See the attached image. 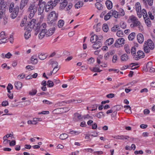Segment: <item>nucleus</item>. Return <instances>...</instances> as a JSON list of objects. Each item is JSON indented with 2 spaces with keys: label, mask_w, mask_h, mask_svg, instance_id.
<instances>
[{
  "label": "nucleus",
  "mask_w": 155,
  "mask_h": 155,
  "mask_svg": "<svg viewBox=\"0 0 155 155\" xmlns=\"http://www.w3.org/2000/svg\"><path fill=\"white\" fill-rule=\"evenodd\" d=\"M55 30L54 27L49 29L47 31H46V36L47 37L50 36L51 35L54 33Z\"/></svg>",
  "instance_id": "4468645a"
},
{
  "label": "nucleus",
  "mask_w": 155,
  "mask_h": 155,
  "mask_svg": "<svg viewBox=\"0 0 155 155\" xmlns=\"http://www.w3.org/2000/svg\"><path fill=\"white\" fill-rule=\"evenodd\" d=\"M12 56V54L9 52H8L7 54H6L5 55L6 58H10Z\"/></svg>",
  "instance_id": "052dcab7"
},
{
  "label": "nucleus",
  "mask_w": 155,
  "mask_h": 155,
  "mask_svg": "<svg viewBox=\"0 0 155 155\" xmlns=\"http://www.w3.org/2000/svg\"><path fill=\"white\" fill-rule=\"evenodd\" d=\"M68 135L66 134L63 133L60 135L59 138L61 140H64L68 137Z\"/></svg>",
  "instance_id": "cd10ccee"
},
{
  "label": "nucleus",
  "mask_w": 155,
  "mask_h": 155,
  "mask_svg": "<svg viewBox=\"0 0 155 155\" xmlns=\"http://www.w3.org/2000/svg\"><path fill=\"white\" fill-rule=\"evenodd\" d=\"M47 85L49 87H51L53 86V82L49 80L47 82Z\"/></svg>",
  "instance_id": "09e8293b"
},
{
  "label": "nucleus",
  "mask_w": 155,
  "mask_h": 155,
  "mask_svg": "<svg viewBox=\"0 0 155 155\" xmlns=\"http://www.w3.org/2000/svg\"><path fill=\"white\" fill-rule=\"evenodd\" d=\"M122 107L120 105H117L113 107L112 109L114 110H115L116 111H118L121 109Z\"/></svg>",
  "instance_id": "79ce46f5"
},
{
  "label": "nucleus",
  "mask_w": 155,
  "mask_h": 155,
  "mask_svg": "<svg viewBox=\"0 0 155 155\" xmlns=\"http://www.w3.org/2000/svg\"><path fill=\"white\" fill-rule=\"evenodd\" d=\"M7 39L6 38H3L0 39V44H2L3 43H5L6 42Z\"/></svg>",
  "instance_id": "4d7b16f0"
},
{
  "label": "nucleus",
  "mask_w": 155,
  "mask_h": 155,
  "mask_svg": "<svg viewBox=\"0 0 155 155\" xmlns=\"http://www.w3.org/2000/svg\"><path fill=\"white\" fill-rule=\"evenodd\" d=\"M95 116L98 118H100L102 116H104V115L103 112H100L99 113L96 114Z\"/></svg>",
  "instance_id": "c03bdc74"
},
{
  "label": "nucleus",
  "mask_w": 155,
  "mask_h": 155,
  "mask_svg": "<svg viewBox=\"0 0 155 155\" xmlns=\"http://www.w3.org/2000/svg\"><path fill=\"white\" fill-rule=\"evenodd\" d=\"M114 39L113 38H110L107 39L105 42V44L106 45H110L114 42Z\"/></svg>",
  "instance_id": "393cba45"
},
{
  "label": "nucleus",
  "mask_w": 155,
  "mask_h": 155,
  "mask_svg": "<svg viewBox=\"0 0 155 155\" xmlns=\"http://www.w3.org/2000/svg\"><path fill=\"white\" fill-rule=\"evenodd\" d=\"M15 85L17 89L20 90L22 87V84L20 82L16 81L15 82Z\"/></svg>",
  "instance_id": "aec40b11"
},
{
  "label": "nucleus",
  "mask_w": 155,
  "mask_h": 155,
  "mask_svg": "<svg viewBox=\"0 0 155 155\" xmlns=\"http://www.w3.org/2000/svg\"><path fill=\"white\" fill-rule=\"evenodd\" d=\"M102 43L100 41H98L94 44L92 47L95 49H97L102 46Z\"/></svg>",
  "instance_id": "2eb2a0df"
},
{
  "label": "nucleus",
  "mask_w": 155,
  "mask_h": 155,
  "mask_svg": "<svg viewBox=\"0 0 155 155\" xmlns=\"http://www.w3.org/2000/svg\"><path fill=\"white\" fill-rule=\"evenodd\" d=\"M137 39L139 43H142L144 39L143 35L141 33L138 34L137 36Z\"/></svg>",
  "instance_id": "ddd939ff"
},
{
  "label": "nucleus",
  "mask_w": 155,
  "mask_h": 155,
  "mask_svg": "<svg viewBox=\"0 0 155 155\" xmlns=\"http://www.w3.org/2000/svg\"><path fill=\"white\" fill-rule=\"evenodd\" d=\"M74 115L79 120H81L82 118L81 115L78 113L74 114Z\"/></svg>",
  "instance_id": "603ef678"
},
{
  "label": "nucleus",
  "mask_w": 155,
  "mask_h": 155,
  "mask_svg": "<svg viewBox=\"0 0 155 155\" xmlns=\"http://www.w3.org/2000/svg\"><path fill=\"white\" fill-rule=\"evenodd\" d=\"M15 144L16 141L14 140H12L9 143V145L11 146H13L15 145Z\"/></svg>",
  "instance_id": "774afa93"
},
{
  "label": "nucleus",
  "mask_w": 155,
  "mask_h": 155,
  "mask_svg": "<svg viewBox=\"0 0 155 155\" xmlns=\"http://www.w3.org/2000/svg\"><path fill=\"white\" fill-rule=\"evenodd\" d=\"M148 14L149 17L151 20H153L154 19V16L152 15L151 12H148Z\"/></svg>",
  "instance_id": "69168bd1"
},
{
  "label": "nucleus",
  "mask_w": 155,
  "mask_h": 155,
  "mask_svg": "<svg viewBox=\"0 0 155 155\" xmlns=\"http://www.w3.org/2000/svg\"><path fill=\"white\" fill-rule=\"evenodd\" d=\"M28 0H21L20 4V9L22 10L27 5Z\"/></svg>",
  "instance_id": "9b49d317"
},
{
  "label": "nucleus",
  "mask_w": 155,
  "mask_h": 155,
  "mask_svg": "<svg viewBox=\"0 0 155 155\" xmlns=\"http://www.w3.org/2000/svg\"><path fill=\"white\" fill-rule=\"evenodd\" d=\"M131 52L132 54L134 56L136 54V48L135 47H132L131 49Z\"/></svg>",
  "instance_id": "49530a36"
},
{
  "label": "nucleus",
  "mask_w": 155,
  "mask_h": 155,
  "mask_svg": "<svg viewBox=\"0 0 155 155\" xmlns=\"http://www.w3.org/2000/svg\"><path fill=\"white\" fill-rule=\"evenodd\" d=\"M138 28L139 30L140 31H142L143 30V26L142 25L141 23H140V24H139L138 26Z\"/></svg>",
  "instance_id": "6e6d98bb"
},
{
  "label": "nucleus",
  "mask_w": 155,
  "mask_h": 155,
  "mask_svg": "<svg viewBox=\"0 0 155 155\" xmlns=\"http://www.w3.org/2000/svg\"><path fill=\"white\" fill-rule=\"evenodd\" d=\"M129 19L130 20L131 22L133 23L136 27L140 23V22L138 21V19L136 17L133 15L130 16Z\"/></svg>",
  "instance_id": "423d86ee"
},
{
  "label": "nucleus",
  "mask_w": 155,
  "mask_h": 155,
  "mask_svg": "<svg viewBox=\"0 0 155 155\" xmlns=\"http://www.w3.org/2000/svg\"><path fill=\"white\" fill-rule=\"evenodd\" d=\"M60 0H54L53 2L52 0L48 2L46 5H45V11L48 12L49 10H51L55 7L59 2Z\"/></svg>",
  "instance_id": "39448f33"
},
{
  "label": "nucleus",
  "mask_w": 155,
  "mask_h": 155,
  "mask_svg": "<svg viewBox=\"0 0 155 155\" xmlns=\"http://www.w3.org/2000/svg\"><path fill=\"white\" fill-rule=\"evenodd\" d=\"M102 28L103 31L107 32L108 30V27L107 24H104L103 25Z\"/></svg>",
  "instance_id": "58836bf2"
},
{
  "label": "nucleus",
  "mask_w": 155,
  "mask_h": 155,
  "mask_svg": "<svg viewBox=\"0 0 155 155\" xmlns=\"http://www.w3.org/2000/svg\"><path fill=\"white\" fill-rule=\"evenodd\" d=\"M30 25L29 23H26L25 26V29L27 31H31L32 30V28H31L30 27Z\"/></svg>",
  "instance_id": "a19ab883"
},
{
  "label": "nucleus",
  "mask_w": 155,
  "mask_h": 155,
  "mask_svg": "<svg viewBox=\"0 0 155 155\" xmlns=\"http://www.w3.org/2000/svg\"><path fill=\"white\" fill-rule=\"evenodd\" d=\"M109 57L110 55L107 52L106 53L104 56V59L105 60H107L109 58Z\"/></svg>",
  "instance_id": "13d9d810"
},
{
  "label": "nucleus",
  "mask_w": 155,
  "mask_h": 155,
  "mask_svg": "<svg viewBox=\"0 0 155 155\" xmlns=\"http://www.w3.org/2000/svg\"><path fill=\"white\" fill-rule=\"evenodd\" d=\"M112 17L110 11L107 13L106 14L104 17V19L105 20L107 21L110 19Z\"/></svg>",
  "instance_id": "c756f323"
},
{
  "label": "nucleus",
  "mask_w": 155,
  "mask_h": 155,
  "mask_svg": "<svg viewBox=\"0 0 155 155\" xmlns=\"http://www.w3.org/2000/svg\"><path fill=\"white\" fill-rule=\"evenodd\" d=\"M124 48L127 54H130V50L129 46L127 45H125L124 46Z\"/></svg>",
  "instance_id": "ea45409f"
},
{
  "label": "nucleus",
  "mask_w": 155,
  "mask_h": 155,
  "mask_svg": "<svg viewBox=\"0 0 155 155\" xmlns=\"http://www.w3.org/2000/svg\"><path fill=\"white\" fill-rule=\"evenodd\" d=\"M124 40L123 38L117 39L114 44L115 46L117 48L120 47L122 44H124Z\"/></svg>",
  "instance_id": "6e6552de"
},
{
  "label": "nucleus",
  "mask_w": 155,
  "mask_h": 155,
  "mask_svg": "<svg viewBox=\"0 0 155 155\" xmlns=\"http://www.w3.org/2000/svg\"><path fill=\"white\" fill-rule=\"evenodd\" d=\"M31 31H27L25 33V39H28L31 36Z\"/></svg>",
  "instance_id": "473e14b6"
},
{
  "label": "nucleus",
  "mask_w": 155,
  "mask_h": 155,
  "mask_svg": "<svg viewBox=\"0 0 155 155\" xmlns=\"http://www.w3.org/2000/svg\"><path fill=\"white\" fill-rule=\"evenodd\" d=\"M43 102L44 104H52L51 102L46 100H44L43 101Z\"/></svg>",
  "instance_id": "e2e57ef3"
},
{
  "label": "nucleus",
  "mask_w": 155,
  "mask_h": 155,
  "mask_svg": "<svg viewBox=\"0 0 155 155\" xmlns=\"http://www.w3.org/2000/svg\"><path fill=\"white\" fill-rule=\"evenodd\" d=\"M117 56L115 54L114 55L112 59V62L113 63H115L116 62L117 60Z\"/></svg>",
  "instance_id": "3c124183"
},
{
  "label": "nucleus",
  "mask_w": 155,
  "mask_h": 155,
  "mask_svg": "<svg viewBox=\"0 0 155 155\" xmlns=\"http://www.w3.org/2000/svg\"><path fill=\"white\" fill-rule=\"evenodd\" d=\"M31 63L33 64H35L38 62V60L36 58V57L33 56H32L31 58Z\"/></svg>",
  "instance_id": "a878e982"
},
{
  "label": "nucleus",
  "mask_w": 155,
  "mask_h": 155,
  "mask_svg": "<svg viewBox=\"0 0 155 155\" xmlns=\"http://www.w3.org/2000/svg\"><path fill=\"white\" fill-rule=\"evenodd\" d=\"M36 20L35 19H32L31 21L29 22V23L30 25V27L31 28H34L35 27V29L36 28L37 24L36 25H35V21Z\"/></svg>",
  "instance_id": "6ab92c4d"
},
{
  "label": "nucleus",
  "mask_w": 155,
  "mask_h": 155,
  "mask_svg": "<svg viewBox=\"0 0 155 155\" xmlns=\"http://www.w3.org/2000/svg\"><path fill=\"white\" fill-rule=\"evenodd\" d=\"M152 62H149L147 63L146 65V67L147 68H150V71L151 72H154L155 71V69L152 68H151L150 66L152 65Z\"/></svg>",
  "instance_id": "5701e85b"
},
{
  "label": "nucleus",
  "mask_w": 155,
  "mask_h": 155,
  "mask_svg": "<svg viewBox=\"0 0 155 155\" xmlns=\"http://www.w3.org/2000/svg\"><path fill=\"white\" fill-rule=\"evenodd\" d=\"M98 40V36L96 35H94L91 37L90 41L92 43H94L96 42Z\"/></svg>",
  "instance_id": "4be33fe9"
},
{
  "label": "nucleus",
  "mask_w": 155,
  "mask_h": 155,
  "mask_svg": "<svg viewBox=\"0 0 155 155\" xmlns=\"http://www.w3.org/2000/svg\"><path fill=\"white\" fill-rule=\"evenodd\" d=\"M136 35V34L135 33L132 32L131 33L128 37V38L129 40H132L135 37Z\"/></svg>",
  "instance_id": "e433bc0d"
},
{
  "label": "nucleus",
  "mask_w": 155,
  "mask_h": 155,
  "mask_svg": "<svg viewBox=\"0 0 155 155\" xmlns=\"http://www.w3.org/2000/svg\"><path fill=\"white\" fill-rule=\"evenodd\" d=\"M58 16V13H56L55 11L51 12L48 16V23L53 26L56 25L55 22L57 21Z\"/></svg>",
  "instance_id": "f03ea898"
},
{
  "label": "nucleus",
  "mask_w": 155,
  "mask_h": 155,
  "mask_svg": "<svg viewBox=\"0 0 155 155\" xmlns=\"http://www.w3.org/2000/svg\"><path fill=\"white\" fill-rule=\"evenodd\" d=\"M137 54H135L134 57L136 60H138V58H143L144 56V54L143 52L139 50L137 52Z\"/></svg>",
  "instance_id": "0eeeda50"
},
{
  "label": "nucleus",
  "mask_w": 155,
  "mask_h": 155,
  "mask_svg": "<svg viewBox=\"0 0 155 155\" xmlns=\"http://www.w3.org/2000/svg\"><path fill=\"white\" fill-rule=\"evenodd\" d=\"M101 71L98 67L93 68L92 70V71L94 72H100Z\"/></svg>",
  "instance_id": "864d4df0"
},
{
  "label": "nucleus",
  "mask_w": 155,
  "mask_h": 155,
  "mask_svg": "<svg viewBox=\"0 0 155 155\" xmlns=\"http://www.w3.org/2000/svg\"><path fill=\"white\" fill-rule=\"evenodd\" d=\"M145 44L147 45L148 47H150L151 50L153 49L154 48V44L153 41L150 39H148L147 41H145L144 42Z\"/></svg>",
  "instance_id": "1a4fd4ad"
},
{
  "label": "nucleus",
  "mask_w": 155,
  "mask_h": 155,
  "mask_svg": "<svg viewBox=\"0 0 155 155\" xmlns=\"http://www.w3.org/2000/svg\"><path fill=\"white\" fill-rule=\"evenodd\" d=\"M91 133H92V134H90L91 136L97 137L98 135V133L96 131L93 132Z\"/></svg>",
  "instance_id": "338daca9"
},
{
  "label": "nucleus",
  "mask_w": 155,
  "mask_h": 155,
  "mask_svg": "<svg viewBox=\"0 0 155 155\" xmlns=\"http://www.w3.org/2000/svg\"><path fill=\"white\" fill-rule=\"evenodd\" d=\"M38 57L40 60H43L46 59L47 55H46L45 54L40 53L39 54Z\"/></svg>",
  "instance_id": "b1692460"
},
{
  "label": "nucleus",
  "mask_w": 155,
  "mask_h": 155,
  "mask_svg": "<svg viewBox=\"0 0 155 155\" xmlns=\"http://www.w3.org/2000/svg\"><path fill=\"white\" fill-rule=\"evenodd\" d=\"M44 10L43 8H39L38 9V14L41 15L43 12Z\"/></svg>",
  "instance_id": "680f3d73"
},
{
  "label": "nucleus",
  "mask_w": 155,
  "mask_h": 155,
  "mask_svg": "<svg viewBox=\"0 0 155 155\" xmlns=\"http://www.w3.org/2000/svg\"><path fill=\"white\" fill-rule=\"evenodd\" d=\"M106 6L107 8L109 9H111L112 8V2L110 0H107L105 3Z\"/></svg>",
  "instance_id": "412c9836"
},
{
  "label": "nucleus",
  "mask_w": 155,
  "mask_h": 155,
  "mask_svg": "<svg viewBox=\"0 0 155 155\" xmlns=\"http://www.w3.org/2000/svg\"><path fill=\"white\" fill-rule=\"evenodd\" d=\"M59 2H60V9H63L68 4V2L66 0H60Z\"/></svg>",
  "instance_id": "9d476101"
},
{
  "label": "nucleus",
  "mask_w": 155,
  "mask_h": 155,
  "mask_svg": "<svg viewBox=\"0 0 155 155\" xmlns=\"http://www.w3.org/2000/svg\"><path fill=\"white\" fill-rule=\"evenodd\" d=\"M129 58V56L126 54H123L120 56V59L123 61H126Z\"/></svg>",
  "instance_id": "a211bd4d"
},
{
  "label": "nucleus",
  "mask_w": 155,
  "mask_h": 155,
  "mask_svg": "<svg viewBox=\"0 0 155 155\" xmlns=\"http://www.w3.org/2000/svg\"><path fill=\"white\" fill-rule=\"evenodd\" d=\"M64 24V21L62 19L60 20L58 22V26L59 28H62Z\"/></svg>",
  "instance_id": "72a5a7b5"
},
{
  "label": "nucleus",
  "mask_w": 155,
  "mask_h": 155,
  "mask_svg": "<svg viewBox=\"0 0 155 155\" xmlns=\"http://www.w3.org/2000/svg\"><path fill=\"white\" fill-rule=\"evenodd\" d=\"M0 38H6V35L4 31H2L0 34Z\"/></svg>",
  "instance_id": "8fccbe9b"
},
{
  "label": "nucleus",
  "mask_w": 155,
  "mask_h": 155,
  "mask_svg": "<svg viewBox=\"0 0 155 155\" xmlns=\"http://www.w3.org/2000/svg\"><path fill=\"white\" fill-rule=\"evenodd\" d=\"M70 110L68 107H65L64 108H60L56 109L54 110L59 112L60 113H65Z\"/></svg>",
  "instance_id": "f8f14e48"
},
{
  "label": "nucleus",
  "mask_w": 155,
  "mask_h": 155,
  "mask_svg": "<svg viewBox=\"0 0 155 155\" xmlns=\"http://www.w3.org/2000/svg\"><path fill=\"white\" fill-rule=\"evenodd\" d=\"M27 20V18H24V19L22 20V21H21L20 25L21 27H23L24 26V24H25V22Z\"/></svg>",
  "instance_id": "bf43d9fd"
},
{
  "label": "nucleus",
  "mask_w": 155,
  "mask_h": 155,
  "mask_svg": "<svg viewBox=\"0 0 155 155\" xmlns=\"http://www.w3.org/2000/svg\"><path fill=\"white\" fill-rule=\"evenodd\" d=\"M83 5V2H78L75 5V8H79L82 6Z\"/></svg>",
  "instance_id": "2f4dec72"
},
{
  "label": "nucleus",
  "mask_w": 155,
  "mask_h": 155,
  "mask_svg": "<svg viewBox=\"0 0 155 155\" xmlns=\"http://www.w3.org/2000/svg\"><path fill=\"white\" fill-rule=\"evenodd\" d=\"M8 105V103L7 101H4L2 103V106L5 107L6 106Z\"/></svg>",
  "instance_id": "5fc2aeb1"
},
{
  "label": "nucleus",
  "mask_w": 155,
  "mask_h": 155,
  "mask_svg": "<svg viewBox=\"0 0 155 155\" xmlns=\"http://www.w3.org/2000/svg\"><path fill=\"white\" fill-rule=\"evenodd\" d=\"M147 3L150 6H152L153 5V0H147Z\"/></svg>",
  "instance_id": "0e129e2a"
},
{
  "label": "nucleus",
  "mask_w": 155,
  "mask_h": 155,
  "mask_svg": "<svg viewBox=\"0 0 155 155\" xmlns=\"http://www.w3.org/2000/svg\"><path fill=\"white\" fill-rule=\"evenodd\" d=\"M95 5L96 8L98 10L101 9L103 8L102 4L99 2L96 3Z\"/></svg>",
  "instance_id": "4c0bfd02"
},
{
  "label": "nucleus",
  "mask_w": 155,
  "mask_h": 155,
  "mask_svg": "<svg viewBox=\"0 0 155 155\" xmlns=\"http://www.w3.org/2000/svg\"><path fill=\"white\" fill-rule=\"evenodd\" d=\"M37 7L36 6L34 3L30 4L28 9L27 12L29 14L28 17L31 19L33 18L35 14L37 12Z\"/></svg>",
  "instance_id": "20e7f679"
},
{
  "label": "nucleus",
  "mask_w": 155,
  "mask_h": 155,
  "mask_svg": "<svg viewBox=\"0 0 155 155\" xmlns=\"http://www.w3.org/2000/svg\"><path fill=\"white\" fill-rule=\"evenodd\" d=\"M113 137L117 139L124 140L127 139L129 137L127 136L117 135L114 136Z\"/></svg>",
  "instance_id": "f3484780"
},
{
  "label": "nucleus",
  "mask_w": 155,
  "mask_h": 155,
  "mask_svg": "<svg viewBox=\"0 0 155 155\" xmlns=\"http://www.w3.org/2000/svg\"><path fill=\"white\" fill-rule=\"evenodd\" d=\"M142 13L144 18L148 17V15L147 13V12L145 9H143L142 10Z\"/></svg>",
  "instance_id": "37998d69"
},
{
  "label": "nucleus",
  "mask_w": 155,
  "mask_h": 155,
  "mask_svg": "<svg viewBox=\"0 0 155 155\" xmlns=\"http://www.w3.org/2000/svg\"><path fill=\"white\" fill-rule=\"evenodd\" d=\"M112 16H114L116 18H119L120 15L118 14V12L115 10H111L110 11Z\"/></svg>",
  "instance_id": "dca6fc26"
},
{
  "label": "nucleus",
  "mask_w": 155,
  "mask_h": 155,
  "mask_svg": "<svg viewBox=\"0 0 155 155\" xmlns=\"http://www.w3.org/2000/svg\"><path fill=\"white\" fill-rule=\"evenodd\" d=\"M14 3L12 2L9 7V11L11 13L10 17L13 19L17 17L19 11V7L18 6H16L14 8Z\"/></svg>",
  "instance_id": "7ed1b4c3"
},
{
  "label": "nucleus",
  "mask_w": 155,
  "mask_h": 155,
  "mask_svg": "<svg viewBox=\"0 0 155 155\" xmlns=\"http://www.w3.org/2000/svg\"><path fill=\"white\" fill-rule=\"evenodd\" d=\"M124 108L126 109L125 110V111L128 113H131V108L129 105H125L124 106Z\"/></svg>",
  "instance_id": "7c9ffc66"
},
{
  "label": "nucleus",
  "mask_w": 155,
  "mask_h": 155,
  "mask_svg": "<svg viewBox=\"0 0 155 155\" xmlns=\"http://www.w3.org/2000/svg\"><path fill=\"white\" fill-rule=\"evenodd\" d=\"M143 49L144 51L146 53H148L150 51L151 48H150L149 47H148L147 45L144 44L143 46Z\"/></svg>",
  "instance_id": "bb28decb"
},
{
  "label": "nucleus",
  "mask_w": 155,
  "mask_h": 155,
  "mask_svg": "<svg viewBox=\"0 0 155 155\" xmlns=\"http://www.w3.org/2000/svg\"><path fill=\"white\" fill-rule=\"evenodd\" d=\"M46 24L45 23H43L41 25L39 23L37 24L35 35H36L39 32H40L38 35V38L40 39H42L45 35H46Z\"/></svg>",
  "instance_id": "f257e3e1"
},
{
  "label": "nucleus",
  "mask_w": 155,
  "mask_h": 155,
  "mask_svg": "<svg viewBox=\"0 0 155 155\" xmlns=\"http://www.w3.org/2000/svg\"><path fill=\"white\" fill-rule=\"evenodd\" d=\"M136 10L137 12L141 11V7L139 2H137L135 5Z\"/></svg>",
  "instance_id": "f704fd0d"
},
{
  "label": "nucleus",
  "mask_w": 155,
  "mask_h": 155,
  "mask_svg": "<svg viewBox=\"0 0 155 155\" xmlns=\"http://www.w3.org/2000/svg\"><path fill=\"white\" fill-rule=\"evenodd\" d=\"M144 19L145 20V22L146 24V25H147L148 27L151 26V21H150V20L149 18V17H148L146 18H144Z\"/></svg>",
  "instance_id": "c85d7f7f"
},
{
  "label": "nucleus",
  "mask_w": 155,
  "mask_h": 155,
  "mask_svg": "<svg viewBox=\"0 0 155 155\" xmlns=\"http://www.w3.org/2000/svg\"><path fill=\"white\" fill-rule=\"evenodd\" d=\"M37 92V91L36 90L33 89L29 92V94L31 95H34L36 94Z\"/></svg>",
  "instance_id": "a18cd8bd"
},
{
  "label": "nucleus",
  "mask_w": 155,
  "mask_h": 155,
  "mask_svg": "<svg viewBox=\"0 0 155 155\" xmlns=\"http://www.w3.org/2000/svg\"><path fill=\"white\" fill-rule=\"evenodd\" d=\"M50 63L52 65V67H58V63L56 61H53L51 60L50 61Z\"/></svg>",
  "instance_id": "c9c22d12"
},
{
  "label": "nucleus",
  "mask_w": 155,
  "mask_h": 155,
  "mask_svg": "<svg viewBox=\"0 0 155 155\" xmlns=\"http://www.w3.org/2000/svg\"><path fill=\"white\" fill-rule=\"evenodd\" d=\"M123 33L122 31L120 30L118 31L117 33V35L118 37H122L123 36Z\"/></svg>",
  "instance_id": "de8ad7c7"
}]
</instances>
